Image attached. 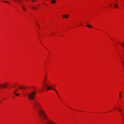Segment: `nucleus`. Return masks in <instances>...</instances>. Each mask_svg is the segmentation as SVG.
<instances>
[{
	"instance_id": "16",
	"label": "nucleus",
	"mask_w": 124,
	"mask_h": 124,
	"mask_svg": "<svg viewBox=\"0 0 124 124\" xmlns=\"http://www.w3.org/2000/svg\"><path fill=\"white\" fill-rule=\"evenodd\" d=\"M37 26H38V27L39 28V24L38 23H37Z\"/></svg>"
},
{
	"instance_id": "7",
	"label": "nucleus",
	"mask_w": 124,
	"mask_h": 124,
	"mask_svg": "<svg viewBox=\"0 0 124 124\" xmlns=\"http://www.w3.org/2000/svg\"><path fill=\"white\" fill-rule=\"evenodd\" d=\"M69 16V15H62V17L63 18L67 19Z\"/></svg>"
},
{
	"instance_id": "13",
	"label": "nucleus",
	"mask_w": 124,
	"mask_h": 124,
	"mask_svg": "<svg viewBox=\"0 0 124 124\" xmlns=\"http://www.w3.org/2000/svg\"><path fill=\"white\" fill-rule=\"evenodd\" d=\"M118 6V5L117 4H116L115 5H114V6L115 8H116Z\"/></svg>"
},
{
	"instance_id": "1",
	"label": "nucleus",
	"mask_w": 124,
	"mask_h": 124,
	"mask_svg": "<svg viewBox=\"0 0 124 124\" xmlns=\"http://www.w3.org/2000/svg\"><path fill=\"white\" fill-rule=\"evenodd\" d=\"M33 108L36 110L37 113L43 119L45 120L44 124H57L50 119L42 109L39 101L37 100H35L33 102Z\"/></svg>"
},
{
	"instance_id": "18",
	"label": "nucleus",
	"mask_w": 124,
	"mask_h": 124,
	"mask_svg": "<svg viewBox=\"0 0 124 124\" xmlns=\"http://www.w3.org/2000/svg\"><path fill=\"white\" fill-rule=\"evenodd\" d=\"M121 45L123 47H124V43H121Z\"/></svg>"
},
{
	"instance_id": "2",
	"label": "nucleus",
	"mask_w": 124,
	"mask_h": 124,
	"mask_svg": "<svg viewBox=\"0 0 124 124\" xmlns=\"http://www.w3.org/2000/svg\"><path fill=\"white\" fill-rule=\"evenodd\" d=\"M42 89H46L47 90L53 89L56 93L58 95V93L56 90L55 89L53 88L52 85L51 84L50 80L48 79L47 75H45L42 81Z\"/></svg>"
},
{
	"instance_id": "4",
	"label": "nucleus",
	"mask_w": 124,
	"mask_h": 124,
	"mask_svg": "<svg viewBox=\"0 0 124 124\" xmlns=\"http://www.w3.org/2000/svg\"><path fill=\"white\" fill-rule=\"evenodd\" d=\"M18 89H17L14 90L13 92V93L15 95L16 97L19 96V94Z\"/></svg>"
},
{
	"instance_id": "14",
	"label": "nucleus",
	"mask_w": 124,
	"mask_h": 124,
	"mask_svg": "<svg viewBox=\"0 0 124 124\" xmlns=\"http://www.w3.org/2000/svg\"><path fill=\"white\" fill-rule=\"evenodd\" d=\"M3 88L2 85L1 84H0V89H2Z\"/></svg>"
},
{
	"instance_id": "9",
	"label": "nucleus",
	"mask_w": 124,
	"mask_h": 124,
	"mask_svg": "<svg viewBox=\"0 0 124 124\" xmlns=\"http://www.w3.org/2000/svg\"><path fill=\"white\" fill-rule=\"evenodd\" d=\"M38 8L36 6H34L32 7V8L34 10H36L38 9Z\"/></svg>"
},
{
	"instance_id": "12",
	"label": "nucleus",
	"mask_w": 124,
	"mask_h": 124,
	"mask_svg": "<svg viewBox=\"0 0 124 124\" xmlns=\"http://www.w3.org/2000/svg\"><path fill=\"white\" fill-rule=\"evenodd\" d=\"M116 108L118 109L121 112H122V110L120 108Z\"/></svg>"
},
{
	"instance_id": "21",
	"label": "nucleus",
	"mask_w": 124,
	"mask_h": 124,
	"mask_svg": "<svg viewBox=\"0 0 124 124\" xmlns=\"http://www.w3.org/2000/svg\"><path fill=\"white\" fill-rule=\"evenodd\" d=\"M32 2H35V0H32L31 1Z\"/></svg>"
},
{
	"instance_id": "17",
	"label": "nucleus",
	"mask_w": 124,
	"mask_h": 124,
	"mask_svg": "<svg viewBox=\"0 0 124 124\" xmlns=\"http://www.w3.org/2000/svg\"><path fill=\"white\" fill-rule=\"evenodd\" d=\"M3 2H4L5 3H8V2L7 1H3Z\"/></svg>"
},
{
	"instance_id": "8",
	"label": "nucleus",
	"mask_w": 124,
	"mask_h": 124,
	"mask_svg": "<svg viewBox=\"0 0 124 124\" xmlns=\"http://www.w3.org/2000/svg\"><path fill=\"white\" fill-rule=\"evenodd\" d=\"M7 85L8 84L7 82H5L2 85L3 88H7Z\"/></svg>"
},
{
	"instance_id": "5",
	"label": "nucleus",
	"mask_w": 124,
	"mask_h": 124,
	"mask_svg": "<svg viewBox=\"0 0 124 124\" xmlns=\"http://www.w3.org/2000/svg\"><path fill=\"white\" fill-rule=\"evenodd\" d=\"M13 1L22 4V3L24 1H27L28 0H13Z\"/></svg>"
},
{
	"instance_id": "19",
	"label": "nucleus",
	"mask_w": 124,
	"mask_h": 124,
	"mask_svg": "<svg viewBox=\"0 0 124 124\" xmlns=\"http://www.w3.org/2000/svg\"><path fill=\"white\" fill-rule=\"evenodd\" d=\"M121 92H120L119 93V97L121 98Z\"/></svg>"
},
{
	"instance_id": "11",
	"label": "nucleus",
	"mask_w": 124,
	"mask_h": 124,
	"mask_svg": "<svg viewBox=\"0 0 124 124\" xmlns=\"http://www.w3.org/2000/svg\"><path fill=\"white\" fill-rule=\"evenodd\" d=\"M40 43L42 46L45 49H46V47L43 45V44H42V43L40 41Z\"/></svg>"
},
{
	"instance_id": "22",
	"label": "nucleus",
	"mask_w": 124,
	"mask_h": 124,
	"mask_svg": "<svg viewBox=\"0 0 124 124\" xmlns=\"http://www.w3.org/2000/svg\"><path fill=\"white\" fill-rule=\"evenodd\" d=\"M122 116L123 117L124 116V114L123 113H122Z\"/></svg>"
},
{
	"instance_id": "20",
	"label": "nucleus",
	"mask_w": 124,
	"mask_h": 124,
	"mask_svg": "<svg viewBox=\"0 0 124 124\" xmlns=\"http://www.w3.org/2000/svg\"><path fill=\"white\" fill-rule=\"evenodd\" d=\"M19 88H20V89H22L23 88V87L22 86H21V87H20Z\"/></svg>"
},
{
	"instance_id": "23",
	"label": "nucleus",
	"mask_w": 124,
	"mask_h": 124,
	"mask_svg": "<svg viewBox=\"0 0 124 124\" xmlns=\"http://www.w3.org/2000/svg\"><path fill=\"white\" fill-rule=\"evenodd\" d=\"M39 5V6H40V5Z\"/></svg>"
},
{
	"instance_id": "3",
	"label": "nucleus",
	"mask_w": 124,
	"mask_h": 124,
	"mask_svg": "<svg viewBox=\"0 0 124 124\" xmlns=\"http://www.w3.org/2000/svg\"><path fill=\"white\" fill-rule=\"evenodd\" d=\"M36 92L34 91L29 93L28 94V97L29 100H34L35 97Z\"/></svg>"
},
{
	"instance_id": "6",
	"label": "nucleus",
	"mask_w": 124,
	"mask_h": 124,
	"mask_svg": "<svg viewBox=\"0 0 124 124\" xmlns=\"http://www.w3.org/2000/svg\"><path fill=\"white\" fill-rule=\"evenodd\" d=\"M23 8V10L24 11L26 12L27 11V7L26 6L23 4L21 6Z\"/></svg>"
},
{
	"instance_id": "15",
	"label": "nucleus",
	"mask_w": 124,
	"mask_h": 124,
	"mask_svg": "<svg viewBox=\"0 0 124 124\" xmlns=\"http://www.w3.org/2000/svg\"><path fill=\"white\" fill-rule=\"evenodd\" d=\"M86 26L87 27H88L90 28H92V26H91L90 25H89V24L87 25Z\"/></svg>"
},
{
	"instance_id": "10",
	"label": "nucleus",
	"mask_w": 124,
	"mask_h": 124,
	"mask_svg": "<svg viewBox=\"0 0 124 124\" xmlns=\"http://www.w3.org/2000/svg\"><path fill=\"white\" fill-rule=\"evenodd\" d=\"M56 3V1L55 0H52L51 1V3L52 4H55Z\"/></svg>"
}]
</instances>
